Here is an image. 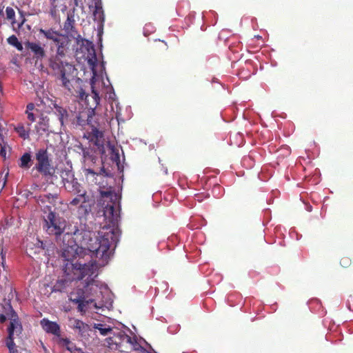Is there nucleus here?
Segmentation results:
<instances>
[{"label": "nucleus", "instance_id": "1", "mask_svg": "<svg viewBox=\"0 0 353 353\" xmlns=\"http://www.w3.org/2000/svg\"><path fill=\"white\" fill-rule=\"evenodd\" d=\"M91 216L81 219L79 222L69 223L63 217L50 210L44 217L43 229L48 234L54 237L59 247V260L62 263L63 271L69 281H82L81 295L72 299L78 304V310L85 312L87 310H110L113 301L106 285L100 284L95 280L97 276V265L95 262L87 260L95 256L102 260L100 265H104L110 258V248L116 246L119 241V232L117 228L120 221V207L114 203L107 204L103 210V216L108 224V231H100L98 236L91 231L87 221Z\"/></svg>", "mask_w": 353, "mask_h": 353}, {"label": "nucleus", "instance_id": "2", "mask_svg": "<svg viewBox=\"0 0 353 353\" xmlns=\"http://www.w3.org/2000/svg\"><path fill=\"white\" fill-rule=\"evenodd\" d=\"M61 177L65 190L77 194V196L70 201V205L77 207V213L81 219L90 214L94 204V200L78 182L72 169L62 170Z\"/></svg>", "mask_w": 353, "mask_h": 353}, {"label": "nucleus", "instance_id": "3", "mask_svg": "<svg viewBox=\"0 0 353 353\" xmlns=\"http://www.w3.org/2000/svg\"><path fill=\"white\" fill-rule=\"evenodd\" d=\"M90 52L91 54H90V55L87 58V61L92 72V77L90 79L91 93H88L85 89L81 87L77 91V94L79 99L81 101L85 102L86 108L88 109V113L94 114V110L99 104L100 97L99 92L94 89V86L96 78L98 77L96 70V67L97 65V54L95 50L92 48Z\"/></svg>", "mask_w": 353, "mask_h": 353}, {"label": "nucleus", "instance_id": "4", "mask_svg": "<svg viewBox=\"0 0 353 353\" xmlns=\"http://www.w3.org/2000/svg\"><path fill=\"white\" fill-rule=\"evenodd\" d=\"M88 139L94 146V151L102 157L110 156V159L118 166L120 163L119 150L110 141L104 138L103 132L95 127H92L88 132Z\"/></svg>", "mask_w": 353, "mask_h": 353}, {"label": "nucleus", "instance_id": "5", "mask_svg": "<svg viewBox=\"0 0 353 353\" xmlns=\"http://www.w3.org/2000/svg\"><path fill=\"white\" fill-rule=\"evenodd\" d=\"M48 65L54 72V76L61 81L62 86L70 90V81L75 77L76 69L74 65L62 61L59 56L51 55L48 59Z\"/></svg>", "mask_w": 353, "mask_h": 353}, {"label": "nucleus", "instance_id": "6", "mask_svg": "<svg viewBox=\"0 0 353 353\" xmlns=\"http://www.w3.org/2000/svg\"><path fill=\"white\" fill-rule=\"evenodd\" d=\"M50 156L51 154L46 148H39L35 152L34 169L45 177H51L54 174Z\"/></svg>", "mask_w": 353, "mask_h": 353}, {"label": "nucleus", "instance_id": "7", "mask_svg": "<svg viewBox=\"0 0 353 353\" xmlns=\"http://www.w3.org/2000/svg\"><path fill=\"white\" fill-rule=\"evenodd\" d=\"M83 172L87 181L99 185L100 189L105 187L107 184L105 179L111 176L110 172L107 171L103 167L101 168L99 171L91 168H85Z\"/></svg>", "mask_w": 353, "mask_h": 353}, {"label": "nucleus", "instance_id": "8", "mask_svg": "<svg viewBox=\"0 0 353 353\" xmlns=\"http://www.w3.org/2000/svg\"><path fill=\"white\" fill-rule=\"evenodd\" d=\"M74 20L71 17H68L67 20L65 21L63 25V30L68 36L72 37L74 39H76L77 44H80L81 43V45L83 46L85 50L87 51V59L88 56L90 55V54H91V48H93L94 50L95 49L92 42L89 41L87 39H82L81 35L77 33L74 26Z\"/></svg>", "mask_w": 353, "mask_h": 353}, {"label": "nucleus", "instance_id": "9", "mask_svg": "<svg viewBox=\"0 0 353 353\" xmlns=\"http://www.w3.org/2000/svg\"><path fill=\"white\" fill-rule=\"evenodd\" d=\"M6 309V314L10 320V325L8 327V336L14 337L15 335L19 336L22 332L23 327L18 314L14 310L11 305H8Z\"/></svg>", "mask_w": 353, "mask_h": 353}, {"label": "nucleus", "instance_id": "10", "mask_svg": "<svg viewBox=\"0 0 353 353\" xmlns=\"http://www.w3.org/2000/svg\"><path fill=\"white\" fill-rule=\"evenodd\" d=\"M111 335L105 341L108 347L112 350L121 349L125 343L131 341V337L124 331H113Z\"/></svg>", "mask_w": 353, "mask_h": 353}, {"label": "nucleus", "instance_id": "11", "mask_svg": "<svg viewBox=\"0 0 353 353\" xmlns=\"http://www.w3.org/2000/svg\"><path fill=\"white\" fill-rule=\"evenodd\" d=\"M40 325L42 329L49 334L53 335L54 337L53 340L55 342L59 341L61 338V327L55 321H50L48 319L44 318L41 320Z\"/></svg>", "mask_w": 353, "mask_h": 353}, {"label": "nucleus", "instance_id": "12", "mask_svg": "<svg viewBox=\"0 0 353 353\" xmlns=\"http://www.w3.org/2000/svg\"><path fill=\"white\" fill-rule=\"evenodd\" d=\"M23 45L25 48L32 54L33 58L37 61H41L46 57L44 46H42L41 43L28 41Z\"/></svg>", "mask_w": 353, "mask_h": 353}, {"label": "nucleus", "instance_id": "13", "mask_svg": "<svg viewBox=\"0 0 353 353\" xmlns=\"http://www.w3.org/2000/svg\"><path fill=\"white\" fill-rule=\"evenodd\" d=\"M94 20L98 23V28H103L105 22V14L103 10L101 0L94 2V10H93Z\"/></svg>", "mask_w": 353, "mask_h": 353}, {"label": "nucleus", "instance_id": "14", "mask_svg": "<svg viewBox=\"0 0 353 353\" xmlns=\"http://www.w3.org/2000/svg\"><path fill=\"white\" fill-rule=\"evenodd\" d=\"M52 105L53 106L51 108L52 112L58 118L61 127H64L68 119V112L67 110L63 106L55 103H52Z\"/></svg>", "mask_w": 353, "mask_h": 353}, {"label": "nucleus", "instance_id": "15", "mask_svg": "<svg viewBox=\"0 0 353 353\" xmlns=\"http://www.w3.org/2000/svg\"><path fill=\"white\" fill-rule=\"evenodd\" d=\"M68 325L70 328L77 331L78 334L81 336H86L90 330L88 325L76 319H70Z\"/></svg>", "mask_w": 353, "mask_h": 353}, {"label": "nucleus", "instance_id": "16", "mask_svg": "<svg viewBox=\"0 0 353 353\" xmlns=\"http://www.w3.org/2000/svg\"><path fill=\"white\" fill-rule=\"evenodd\" d=\"M39 32L40 34H43L46 39L52 41L54 44L56 43H61V40L65 39L62 34L52 28H41Z\"/></svg>", "mask_w": 353, "mask_h": 353}, {"label": "nucleus", "instance_id": "17", "mask_svg": "<svg viewBox=\"0 0 353 353\" xmlns=\"http://www.w3.org/2000/svg\"><path fill=\"white\" fill-rule=\"evenodd\" d=\"M49 119L47 117L40 118L39 122L35 126L37 132L39 135H43L44 133L54 132L49 129Z\"/></svg>", "mask_w": 353, "mask_h": 353}, {"label": "nucleus", "instance_id": "18", "mask_svg": "<svg viewBox=\"0 0 353 353\" xmlns=\"http://www.w3.org/2000/svg\"><path fill=\"white\" fill-rule=\"evenodd\" d=\"M57 343L60 346L65 347V349L70 352L81 351V349L78 348L76 345L70 341V340L68 338L61 337L59 339V341Z\"/></svg>", "mask_w": 353, "mask_h": 353}, {"label": "nucleus", "instance_id": "19", "mask_svg": "<svg viewBox=\"0 0 353 353\" xmlns=\"http://www.w3.org/2000/svg\"><path fill=\"white\" fill-rule=\"evenodd\" d=\"M105 97L109 101L110 103H111L112 108L113 109V103H115V105L117 108H118L119 103L117 102V98H116V94L114 91V89L112 85L108 86L106 88V94Z\"/></svg>", "mask_w": 353, "mask_h": 353}, {"label": "nucleus", "instance_id": "20", "mask_svg": "<svg viewBox=\"0 0 353 353\" xmlns=\"http://www.w3.org/2000/svg\"><path fill=\"white\" fill-rule=\"evenodd\" d=\"M32 157L30 152L24 153L20 158L19 167L28 169L31 166Z\"/></svg>", "mask_w": 353, "mask_h": 353}, {"label": "nucleus", "instance_id": "21", "mask_svg": "<svg viewBox=\"0 0 353 353\" xmlns=\"http://www.w3.org/2000/svg\"><path fill=\"white\" fill-rule=\"evenodd\" d=\"M94 327V329L98 330L100 334L103 336L111 335L114 331L110 326L105 325L101 323H95Z\"/></svg>", "mask_w": 353, "mask_h": 353}, {"label": "nucleus", "instance_id": "22", "mask_svg": "<svg viewBox=\"0 0 353 353\" xmlns=\"http://www.w3.org/2000/svg\"><path fill=\"white\" fill-rule=\"evenodd\" d=\"M8 44L15 47L19 51L23 50V44L19 41L15 35H11L7 39Z\"/></svg>", "mask_w": 353, "mask_h": 353}, {"label": "nucleus", "instance_id": "23", "mask_svg": "<svg viewBox=\"0 0 353 353\" xmlns=\"http://www.w3.org/2000/svg\"><path fill=\"white\" fill-rule=\"evenodd\" d=\"M66 39H63L61 40V43H56L54 45L57 46V52L55 54L52 56H59V58H61L65 56L64 48L66 45Z\"/></svg>", "mask_w": 353, "mask_h": 353}, {"label": "nucleus", "instance_id": "24", "mask_svg": "<svg viewBox=\"0 0 353 353\" xmlns=\"http://www.w3.org/2000/svg\"><path fill=\"white\" fill-rule=\"evenodd\" d=\"M16 132L19 134V137L23 139L29 138V130H26L23 125L19 124L15 128Z\"/></svg>", "mask_w": 353, "mask_h": 353}, {"label": "nucleus", "instance_id": "25", "mask_svg": "<svg viewBox=\"0 0 353 353\" xmlns=\"http://www.w3.org/2000/svg\"><path fill=\"white\" fill-rule=\"evenodd\" d=\"M83 115L82 114H79V115H77L76 117L77 125H80V126H83L84 125H85V123H88L89 122H90V121H91L90 118L92 117L91 114L88 113L87 119H83Z\"/></svg>", "mask_w": 353, "mask_h": 353}, {"label": "nucleus", "instance_id": "26", "mask_svg": "<svg viewBox=\"0 0 353 353\" xmlns=\"http://www.w3.org/2000/svg\"><path fill=\"white\" fill-rule=\"evenodd\" d=\"M131 341L127 342V344H129L131 347L135 351H141L143 352H146V350L137 342V339L135 337H131Z\"/></svg>", "mask_w": 353, "mask_h": 353}, {"label": "nucleus", "instance_id": "27", "mask_svg": "<svg viewBox=\"0 0 353 353\" xmlns=\"http://www.w3.org/2000/svg\"><path fill=\"white\" fill-rule=\"evenodd\" d=\"M14 337L8 336L6 341V344L9 350V353H17V350L15 348V343L14 342Z\"/></svg>", "mask_w": 353, "mask_h": 353}, {"label": "nucleus", "instance_id": "28", "mask_svg": "<svg viewBox=\"0 0 353 353\" xmlns=\"http://www.w3.org/2000/svg\"><path fill=\"white\" fill-rule=\"evenodd\" d=\"M154 31H155L154 26L152 23H147L145 25V26L143 28V33L145 37H147V36L150 35L151 33L154 32Z\"/></svg>", "mask_w": 353, "mask_h": 353}, {"label": "nucleus", "instance_id": "29", "mask_svg": "<svg viewBox=\"0 0 353 353\" xmlns=\"http://www.w3.org/2000/svg\"><path fill=\"white\" fill-rule=\"evenodd\" d=\"M82 154L83 157L85 159V161L91 160L92 161H94V158L92 156V150L89 148H83L82 150Z\"/></svg>", "mask_w": 353, "mask_h": 353}, {"label": "nucleus", "instance_id": "30", "mask_svg": "<svg viewBox=\"0 0 353 353\" xmlns=\"http://www.w3.org/2000/svg\"><path fill=\"white\" fill-rule=\"evenodd\" d=\"M8 305H11L10 303H6L5 305L3 306V313L0 314V323H3L6 321V319H8V316L6 314L7 309L6 307Z\"/></svg>", "mask_w": 353, "mask_h": 353}, {"label": "nucleus", "instance_id": "31", "mask_svg": "<svg viewBox=\"0 0 353 353\" xmlns=\"http://www.w3.org/2000/svg\"><path fill=\"white\" fill-rule=\"evenodd\" d=\"M180 329V325L179 324H174L172 325H170L168 327V332L172 334H174L179 332Z\"/></svg>", "mask_w": 353, "mask_h": 353}, {"label": "nucleus", "instance_id": "32", "mask_svg": "<svg viewBox=\"0 0 353 353\" xmlns=\"http://www.w3.org/2000/svg\"><path fill=\"white\" fill-rule=\"evenodd\" d=\"M7 18L12 19L14 17L15 13L12 8L8 7L6 10Z\"/></svg>", "mask_w": 353, "mask_h": 353}, {"label": "nucleus", "instance_id": "33", "mask_svg": "<svg viewBox=\"0 0 353 353\" xmlns=\"http://www.w3.org/2000/svg\"><path fill=\"white\" fill-rule=\"evenodd\" d=\"M103 74L107 76L106 72H105V62L102 61V63H101V64L100 65V74L99 75L101 77H103ZM106 78H107V81H108V83L110 84L108 77H106Z\"/></svg>", "mask_w": 353, "mask_h": 353}, {"label": "nucleus", "instance_id": "34", "mask_svg": "<svg viewBox=\"0 0 353 353\" xmlns=\"http://www.w3.org/2000/svg\"><path fill=\"white\" fill-rule=\"evenodd\" d=\"M37 245H38V247L41 248L43 250H46V251L48 252V254L50 255V253H49L50 252V250L48 248L47 242H43V241H38Z\"/></svg>", "mask_w": 353, "mask_h": 353}, {"label": "nucleus", "instance_id": "35", "mask_svg": "<svg viewBox=\"0 0 353 353\" xmlns=\"http://www.w3.org/2000/svg\"><path fill=\"white\" fill-rule=\"evenodd\" d=\"M100 192H101V195L102 196H105V197H110V199H112V192L111 190H100Z\"/></svg>", "mask_w": 353, "mask_h": 353}, {"label": "nucleus", "instance_id": "36", "mask_svg": "<svg viewBox=\"0 0 353 353\" xmlns=\"http://www.w3.org/2000/svg\"><path fill=\"white\" fill-rule=\"evenodd\" d=\"M221 188V187L219 185H216L214 186L212 189V193L214 196H219Z\"/></svg>", "mask_w": 353, "mask_h": 353}, {"label": "nucleus", "instance_id": "37", "mask_svg": "<svg viewBox=\"0 0 353 353\" xmlns=\"http://www.w3.org/2000/svg\"><path fill=\"white\" fill-rule=\"evenodd\" d=\"M350 264V259L348 258H343L341 259V265L343 266V267H348Z\"/></svg>", "mask_w": 353, "mask_h": 353}, {"label": "nucleus", "instance_id": "38", "mask_svg": "<svg viewBox=\"0 0 353 353\" xmlns=\"http://www.w3.org/2000/svg\"><path fill=\"white\" fill-rule=\"evenodd\" d=\"M27 114L28 119L31 122L35 121V117L32 112H26Z\"/></svg>", "mask_w": 353, "mask_h": 353}, {"label": "nucleus", "instance_id": "39", "mask_svg": "<svg viewBox=\"0 0 353 353\" xmlns=\"http://www.w3.org/2000/svg\"><path fill=\"white\" fill-rule=\"evenodd\" d=\"M34 109V105L32 103H28L26 107V112H32Z\"/></svg>", "mask_w": 353, "mask_h": 353}, {"label": "nucleus", "instance_id": "40", "mask_svg": "<svg viewBox=\"0 0 353 353\" xmlns=\"http://www.w3.org/2000/svg\"><path fill=\"white\" fill-rule=\"evenodd\" d=\"M0 154L1 156L6 157V145L1 146V150H0Z\"/></svg>", "mask_w": 353, "mask_h": 353}, {"label": "nucleus", "instance_id": "41", "mask_svg": "<svg viewBox=\"0 0 353 353\" xmlns=\"http://www.w3.org/2000/svg\"><path fill=\"white\" fill-rule=\"evenodd\" d=\"M57 0H50V3L53 7H57L56 2Z\"/></svg>", "mask_w": 353, "mask_h": 353}, {"label": "nucleus", "instance_id": "42", "mask_svg": "<svg viewBox=\"0 0 353 353\" xmlns=\"http://www.w3.org/2000/svg\"><path fill=\"white\" fill-rule=\"evenodd\" d=\"M40 343H41V347L44 350L45 352H46L47 349H46V346L44 345V344L43 343V342L40 341Z\"/></svg>", "mask_w": 353, "mask_h": 353}, {"label": "nucleus", "instance_id": "43", "mask_svg": "<svg viewBox=\"0 0 353 353\" xmlns=\"http://www.w3.org/2000/svg\"><path fill=\"white\" fill-rule=\"evenodd\" d=\"M150 351H148V352H147L148 353H157V352H156L154 350H153V349L151 347V346H150Z\"/></svg>", "mask_w": 353, "mask_h": 353}, {"label": "nucleus", "instance_id": "44", "mask_svg": "<svg viewBox=\"0 0 353 353\" xmlns=\"http://www.w3.org/2000/svg\"><path fill=\"white\" fill-rule=\"evenodd\" d=\"M1 259H2V265H3V262L5 260V254H3V252H1Z\"/></svg>", "mask_w": 353, "mask_h": 353}, {"label": "nucleus", "instance_id": "45", "mask_svg": "<svg viewBox=\"0 0 353 353\" xmlns=\"http://www.w3.org/2000/svg\"><path fill=\"white\" fill-rule=\"evenodd\" d=\"M64 283V281H63V280L59 281L57 283V285H55V286H54V288H58V285H59V284H61V283Z\"/></svg>", "mask_w": 353, "mask_h": 353}, {"label": "nucleus", "instance_id": "46", "mask_svg": "<svg viewBox=\"0 0 353 353\" xmlns=\"http://www.w3.org/2000/svg\"><path fill=\"white\" fill-rule=\"evenodd\" d=\"M74 3L75 6H79L78 0H74Z\"/></svg>", "mask_w": 353, "mask_h": 353}, {"label": "nucleus", "instance_id": "47", "mask_svg": "<svg viewBox=\"0 0 353 353\" xmlns=\"http://www.w3.org/2000/svg\"><path fill=\"white\" fill-rule=\"evenodd\" d=\"M213 82H217V79H214L213 80Z\"/></svg>", "mask_w": 353, "mask_h": 353}, {"label": "nucleus", "instance_id": "48", "mask_svg": "<svg viewBox=\"0 0 353 353\" xmlns=\"http://www.w3.org/2000/svg\"><path fill=\"white\" fill-rule=\"evenodd\" d=\"M311 208H312V207H311V206H310V208H308V210H310H310H311Z\"/></svg>", "mask_w": 353, "mask_h": 353}, {"label": "nucleus", "instance_id": "49", "mask_svg": "<svg viewBox=\"0 0 353 353\" xmlns=\"http://www.w3.org/2000/svg\"><path fill=\"white\" fill-rule=\"evenodd\" d=\"M98 0H94V2H97Z\"/></svg>", "mask_w": 353, "mask_h": 353}]
</instances>
